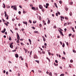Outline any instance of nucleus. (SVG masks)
<instances>
[{"label":"nucleus","instance_id":"f257e3e1","mask_svg":"<svg viewBox=\"0 0 76 76\" xmlns=\"http://www.w3.org/2000/svg\"><path fill=\"white\" fill-rule=\"evenodd\" d=\"M17 6H16V5H15L14 6H12L11 7V8H13V9L14 10H17Z\"/></svg>","mask_w":76,"mask_h":76},{"label":"nucleus","instance_id":"f03ea898","mask_svg":"<svg viewBox=\"0 0 76 76\" xmlns=\"http://www.w3.org/2000/svg\"><path fill=\"white\" fill-rule=\"evenodd\" d=\"M13 44V43H9V45H10V47L11 48H13V45H12Z\"/></svg>","mask_w":76,"mask_h":76},{"label":"nucleus","instance_id":"7ed1b4c3","mask_svg":"<svg viewBox=\"0 0 76 76\" xmlns=\"http://www.w3.org/2000/svg\"><path fill=\"white\" fill-rule=\"evenodd\" d=\"M17 38L18 39V40H20V37H19V34H18V33H17Z\"/></svg>","mask_w":76,"mask_h":76},{"label":"nucleus","instance_id":"20e7f679","mask_svg":"<svg viewBox=\"0 0 76 76\" xmlns=\"http://www.w3.org/2000/svg\"><path fill=\"white\" fill-rule=\"evenodd\" d=\"M39 7L40 9H42V8H43L42 5H39Z\"/></svg>","mask_w":76,"mask_h":76},{"label":"nucleus","instance_id":"39448f33","mask_svg":"<svg viewBox=\"0 0 76 76\" xmlns=\"http://www.w3.org/2000/svg\"><path fill=\"white\" fill-rule=\"evenodd\" d=\"M34 58H38V57L36 55H34Z\"/></svg>","mask_w":76,"mask_h":76},{"label":"nucleus","instance_id":"423d86ee","mask_svg":"<svg viewBox=\"0 0 76 76\" xmlns=\"http://www.w3.org/2000/svg\"><path fill=\"white\" fill-rule=\"evenodd\" d=\"M23 23H24V24H26V26H27V25H28V23H27V22H25L23 21Z\"/></svg>","mask_w":76,"mask_h":76},{"label":"nucleus","instance_id":"0eeeda50","mask_svg":"<svg viewBox=\"0 0 76 76\" xmlns=\"http://www.w3.org/2000/svg\"><path fill=\"white\" fill-rule=\"evenodd\" d=\"M15 56L16 58H18V57H19V56H18V54H15Z\"/></svg>","mask_w":76,"mask_h":76},{"label":"nucleus","instance_id":"6e6552de","mask_svg":"<svg viewBox=\"0 0 76 76\" xmlns=\"http://www.w3.org/2000/svg\"><path fill=\"white\" fill-rule=\"evenodd\" d=\"M5 31H6V28H4V31H1V32H2V33H4L5 32Z\"/></svg>","mask_w":76,"mask_h":76},{"label":"nucleus","instance_id":"1a4fd4ad","mask_svg":"<svg viewBox=\"0 0 76 76\" xmlns=\"http://www.w3.org/2000/svg\"><path fill=\"white\" fill-rule=\"evenodd\" d=\"M42 37L43 38L44 41H46V40L45 39V37H44L43 36H42Z\"/></svg>","mask_w":76,"mask_h":76},{"label":"nucleus","instance_id":"9d476101","mask_svg":"<svg viewBox=\"0 0 76 76\" xmlns=\"http://www.w3.org/2000/svg\"><path fill=\"white\" fill-rule=\"evenodd\" d=\"M54 5L57 8H58V7H57V4H56V3H54Z\"/></svg>","mask_w":76,"mask_h":76},{"label":"nucleus","instance_id":"9b49d317","mask_svg":"<svg viewBox=\"0 0 76 76\" xmlns=\"http://www.w3.org/2000/svg\"><path fill=\"white\" fill-rule=\"evenodd\" d=\"M3 6H4L3 7V8H5V7H6V5H5V4H4V3H3Z\"/></svg>","mask_w":76,"mask_h":76},{"label":"nucleus","instance_id":"f8f14e48","mask_svg":"<svg viewBox=\"0 0 76 76\" xmlns=\"http://www.w3.org/2000/svg\"><path fill=\"white\" fill-rule=\"evenodd\" d=\"M49 75L50 76H52V73H51V72H50L49 74Z\"/></svg>","mask_w":76,"mask_h":76},{"label":"nucleus","instance_id":"ddd939ff","mask_svg":"<svg viewBox=\"0 0 76 76\" xmlns=\"http://www.w3.org/2000/svg\"><path fill=\"white\" fill-rule=\"evenodd\" d=\"M31 9L32 10H35V8L34 7H32Z\"/></svg>","mask_w":76,"mask_h":76},{"label":"nucleus","instance_id":"4468645a","mask_svg":"<svg viewBox=\"0 0 76 76\" xmlns=\"http://www.w3.org/2000/svg\"><path fill=\"white\" fill-rule=\"evenodd\" d=\"M38 52L39 53H40L41 52V50L40 49H38Z\"/></svg>","mask_w":76,"mask_h":76},{"label":"nucleus","instance_id":"2eb2a0df","mask_svg":"<svg viewBox=\"0 0 76 76\" xmlns=\"http://www.w3.org/2000/svg\"><path fill=\"white\" fill-rule=\"evenodd\" d=\"M50 23V20H48V24H49Z\"/></svg>","mask_w":76,"mask_h":76},{"label":"nucleus","instance_id":"dca6fc26","mask_svg":"<svg viewBox=\"0 0 76 76\" xmlns=\"http://www.w3.org/2000/svg\"><path fill=\"white\" fill-rule=\"evenodd\" d=\"M60 18H61V19H64V17H63L62 16H60Z\"/></svg>","mask_w":76,"mask_h":76},{"label":"nucleus","instance_id":"f3484780","mask_svg":"<svg viewBox=\"0 0 76 76\" xmlns=\"http://www.w3.org/2000/svg\"><path fill=\"white\" fill-rule=\"evenodd\" d=\"M34 33H35L36 34H37V33L38 32V31H34Z\"/></svg>","mask_w":76,"mask_h":76},{"label":"nucleus","instance_id":"a211bd4d","mask_svg":"<svg viewBox=\"0 0 76 76\" xmlns=\"http://www.w3.org/2000/svg\"><path fill=\"white\" fill-rule=\"evenodd\" d=\"M61 34V35H62V36H64V35L63 34V32H61V33H60Z\"/></svg>","mask_w":76,"mask_h":76},{"label":"nucleus","instance_id":"6ab92c4d","mask_svg":"<svg viewBox=\"0 0 76 76\" xmlns=\"http://www.w3.org/2000/svg\"><path fill=\"white\" fill-rule=\"evenodd\" d=\"M65 10L66 11H67V10H69V8H68L66 7L65 9Z\"/></svg>","mask_w":76,"mask_h":76},{"label":"nucleus","instance_id":"aec40b11","mask_svg":"<svg viewBox=\"0 0 76 76\" xmlns=\"http://www.w3.org/2000/svg\"><path fill=\"white\" fill-rule=\"evenodd\" d=\"M64 76V74H62L60 75V76Z\"/></svg>","mask_w":76,"mask_h":76},{"label":"nucleus","instance_id":"412c9836","mask_svg":"<svg viewBox=\"0 0 76 76\" xmlns=\"http://www.w3.org/2000/svg\"><path fill=\"white\" fill-rule=\"evenodd\" d=\"M17 43H18V44H19V40H18L17 41Z\"/></svg>","mask_w":76,"mask_h":76},{"label":"nucleus","instance_id":"4be33fe9","mask_svg":"<svg viewBox=\"0 0 76 76\" xmlns=\"http://www.w3.org/2000/svg\"><path fill=\"white\" fill-rule=\"evenodd\" d=\"M4 24H5V25L6 26H8V25L7 24V23H4Z\"/></svg>","mask_w":76,"mask_h":76},{"label":"nucleus","instance_id":"5701e85b","mask_svg":"<svg viewBox=\"0 0 76 76\" xmlns=\"http://www.w3.org/2000/svg\"><path fill=\"white\" fill-rule=\"evenodd\" d=\"M64 46H65V44H64V43H63L62 45V47H64Z\"/></svg>","mask_w":76,"mask_h":76},{"label":"nucleus","instance_id":"b1692460","mask_svg":"<svg viewBox=\"0 0 76 76\" xmlns=\"http://www.w3.org/2000/svg\"><path fill=\"white\" fill-rule=\"evenodd\" d=\"M54 64L55 65V66H58V64H56V63H54Z\"/></svg>","mask_w":76,"mask_h":76},{"label":"nucleus","instance_id":"393cba45","mask_svg":"<svg viewBox=\"0 0 76 76\" xmlns=\"http://www.w3.org/2000/svg\"><path fill=\"white\" fill-rule=\"evenodd\" d=\"M9 40L10 41H11L12 40V38L10 37V38H9Z\"/></svg>","mask_w":76,"mask_h":76},{"label":"nucleus","instance_id":"a878e982","mask_svg":"<svg viewBox=\"0 0 76 76\" xmlns=\"http://www.w3.org/2000/svg\"><path fill=\"white\" fill-rule=\"evenodd\" d=\"M20 58H21V60H23V58H22V56H20Z\"/></svg>","mask_w":76,"mask_h":76},{"label":"nucleus","instance_id":"bb28decb","mask_svg":"<svg viewBox=\"0 0 76 76\" xmlns=\"http://www.w3.org/2000/svg\"><path fill=\"white\" fill-rule=\"evenodd\" d=\"M35 61H36V62H37V63H39V61H37V60H36Z\"/></svg>","mask_w":76,"mask_h":76},{"label":"nucleus","instance_id":"cd10ccee","mask_svg":"<svg viewBox=\"0 0 76 76\" xmlns=\"http://www.w3.org/2000/svg\"><path fill=\"white\" fill-rule=\"evenodd\" d=\"M33 23H37V21H34L33 22Z\"/></svg>","mask_w":76,"mask_h":76},{"label":"nucleus","instance_id":"c85d7f7f","mask_svg":"<svg viewBox=\"0 0 76 76\" xmlns=\"http://www.w3.org/2000/svg\"><path fill=\"white\" fill-rule=\"evenodd\" d=\"M73 60H71L70 61V62L71 63H73Z\"/></svg>","mask_w":76,"mask_h":76},{"label":"nucleus","instance_id":"c756f323","mask_svg":"<svg viewBox=\"0 0 76 76\" xmlns=\"http://www.w3.org/2000/svg\"><path fill=\"white\" fill-rule=\"evenodd\" d=\"M38 8H35V10H38Z\"/></svg>","mask_w":76,"mask_h":76},{"label":"nucleus","instance_id":"7c9ffc66","mask_svg":"<svg viewBox=\"0 0 76 76\" xmlns=\"http://www.w3.org/2000/svg\"><path fill=\"white\" fill-rule=\"evenodd\" d=\"M72 36V34H70L69 35V37H71Z\"/></svg>","mask_w":76,"mask_h":76},{"label":"nucleus","instance_id":"2f4dec72","mask_svg":"<svg viewBox=\"0 0 76 76\" xmlns=\"http://www.w3.org/2000/svg\"><path fill=\"white\" fill-rule=\"evenodd\" d=\"M69 15L70 16H71L72 15V12H70Z\"/></svg>","mask_w":76,"mask_h":76},{"label":"nucleus","instance_id":"473e14b6","mask_svg":"<svg viewBox=\"0 0 76 76\" xmlns=\"http://www.w3.org/2000/svg\"><path fill=\"white\" fill-rule=\"evenodd\" d=\"M25 64L26 67H28V64L26 63Z\"/></svg>","mask_w":76,"mask_h":76},{"label":"nucleus","instance_id":"72a5a7b5","mask_svg":"<svg viewBox=\"0 0 76 76\" xmlns=\"http://www.w3.org/2000/svg\"><path fill=\"white\" fill-rule=\"evenodd\" d=\"M32 51H31L30 52V55H31L32 54Z\"/></svg>","mask_w":76,"mask_h":76},{"label":"nucleus","instance_id":"f704fd0d","mask_svg":"<svg viewBox=\"0 0 76 76\" xmlns=\"http://www.w3.org/2000/svg\"><path fill=\"white\" fill-rule=\"evenodd\" d=\"M72 4H73V2H70L69 3V4H70V5H72Z\"/></svg>","mask_w":76,"mask_h":76},{"label":"nucleus","instance_id":"c9c22d12","mask_svg":"<svg viewBox=\"0 0 76 76\" xmlns=\"http://www.w3.org/2000/svg\"><path fill=\"white\" fill-rule=\"evenodd\" d=\"M31 28H32V29H35V28L34 27H32Z\"/></svg>","mask_w":76,"mask_h":76},{"label":"nucleus","instance_id":"e433bc0d","mask_svg":"<svg viewBox=\"0 0 76 76\" xmlns=\"http://www.w3.org/2000/svg\"><path fill=\"white\" fill-rule=\"evenodd\" d=\"M62 59H64V60H65L66 59V58H65V57H63L62 58Z\"/></svg>","mask_w":76,"mask_h":76},{"label":"nucleus","instance_id":"4c0bfd02","mask_svg":"<svg viewBox=\"0 0 76 76\" xmlns=\"http://www.w3.org/2000/svg\"><path fill=\"white\" fill-rule=\"evenodd\" d=\"M42 10V12H44L45 11L44 9H43Z\"/></svg>","mask_w":76,"mask_h":76},{"label":"nucleus","instance_id":"58836bf2","mask_svg":"<svg viewBox=\"0 0 76 76\" xmlns=\"http://www.w3.org/2000/svg\"><path fill=\"white\" fill-rule=\"evenodd\" d=\"M55 61L56 63H58V61H57V60H56Z\"/></svg>","mask_w":76,"mask_h":76},{"label":"nucleus","instance_id":"ea45409f","mask_svg":"<svg viewBox=\"0 0 76 76\" xmlns=\"http://www.w3.org/2000/svg\"><path fill=\"white\" fill-rule=\"evenodd\" d=\"M65 19H66L67 20V19H68V18H67V17H65Z\"/></svg>","mask_w":76,"mask_h":76},{"label":"nucleus","instance_id":"a19ab883","mask_svg":"<svg viewBox=\"0 0 76 76\" xmlns=\"http://www.w3.org/2000/svg\"><path fill=\"white\" fill-rule=\"evenodd\" d=\"M17 20H19V19H20L19 18H17V17H16L15 18Z\"/></svg>","mask_w":76,"mask_h":76},{"label":"nucleus","instance_id":"79ce46f5","mask_svg":"<svg viewBox=\"0 0 76 76\" xmlns=\"http://www.w3.org/2000/svg\"><path fill=\"white\" fill-rule=\"evenodd\" d=\"M39 26L40 27H41L42 26V25L41 24H40Z\"/></svg>","mask_w":76,"mask_h":76},{"label":"nucleus","instance_id":"37998d69","mask_svg":"<svg viewBox=\"0 0 76 76\" xmlns=\"http://www.w3.org/2000/svg\"><path fill=\"white\" fill-rule=\"evenodd\" d=\"M6 75H9V73H8V72L7 71L6 72Z\"/></svg>","mask_w":76,"mask_h":76},{"label":"nucleus","instance_id":"c03bdc74","mask_svg":"<svg viewBox=\"0 0 76 76\" xmlns=\"http://www.w3.org/2000/svg\"><path fill=\"white\" fill-rule=\"evenodd\" d=\"M6 19L7 20L9 19V17H8V15H7V17Z\"/></svg>","mask_w":76,"mask_h":76},{"label":"nucleus","instance_id":"a18cd8bd","mask_svg":"<svg viewBox=\"0 0 76 76\" xmlns=\"http://www.w3.org/2000/svg\"><path fill=\"white\" fill-rule=\"evenodd\" d=\"M59 3L60 4H61L62 3V1H59Z\"/></svg>","mask_w":76,"mask_h":76},{"label":"nucleus","instance_id":"49530a36","mask_svg":"<svg viewBox=\"0 0 76 76\" xmlns=\"http://www.w3.org/2000/svg\"><path fill=\"white\" fill-rule=\"evenodd\" d=\"M28 40H29V41L30 42H31V40L30 39H29Z\"/></svg>","mask_w":76,"mask_h":76},{"label":"nucleus","instance_id":"de8ad7c7","mask_svg":"<svg viewBox=\"0 0 76 76\" xmlns=\"http://www.w3.org/2000/svg\"><path fill=\"white\" fill-rule=\"evenodd\" d=\"M24 30H25V29H24V28H22L21 29V30L22 31H24Z\"/></svg>","mask_w":76,"mask_h":76},{"label":"nucleus","instance_id":"09e8293b","mask_svg":"<svg viewBox=\"0 0 76 76\" xmlns=\"http://www.w3.org/2000/svg\"><path fill=\"white\" fill-rule=\"evenodd\" d=\"M18 13L19 14H21V12L20 11H19L18 12Z\"/></svg>","mask_w":76,"mask_h":76},{"label":"nucleus","instance_id":"8fccbe9b","mask_svg":"<svg viewBox=\"0 0 76 76\" xmlns=\"http://www.w3.org/2000/svg\"><path fill=\"white\" fill-rule=\"evenodd\" d=\"M19 7H20V8H21V9H22V6L20 5L19 6Z\"/></svg>","mask_w":76,"mask_h":76},{"label":"nucleus","instance_id":"3c124183","mask_svg":"<svg viewBox=\"0 0 76 76\" xmlns=\"http://www.w3.org/2000/svg\"><path fill=\"white\" fill-rule=\"evenodd\" d=\"M46 5L47 6H49V4H48V3H46Z\"/></svg>","mask_w":76,"mask_h":76},{"label":"nucleus","instance_id":"603ef678","mask_svg":"<svg viewBox=\"0 0 76 76\" xmlns=\"http://www.w3.org/2000/svg\"><path fill=\"white\" fill-rule=\"evenodd\" d=\"M2 20L4 22H6V21L5 20H4V19H2Z\"/></svg>","mask_w":76,"mask_h":76},{"label":"nucleus","instance_id":"864d4df0","mask_svg":"<svg viewBox=\"0 0 76 76\" xmlns=\"http://www.w3.org/2000/svg\"><path fill=\"white\" fill-rule=\"evenodd\" d=\"M58 15H60V13L59 12H58Z\"/></svg>","mask_w":76,"mask_h":76},{"label":"nucleus","instance_id":"5fc2aeb1","mask_svg":"<svg viewBox=\"0 0 76 76\" xmlns=\"http://www.w3.org/2000/svg\"><path fill=\"white\" fill-rule=\"evenodd\" d=\"M58 31H59V32L61 33V32H62V31H61L60 30H58Z\"/></svg>","mask_w":76,"mask_h":76},{"label":"nucleus","instance_id":"6e6d98bb","mask_svg":"<svg viewBox=\"0 0 76 76\" xmlns=\"http://www.w3.org/2000/svg\"><path fill=\"white\" fill-rule=\"evenodd\" d=\"M56 16H58V13H56Z\"/></svg>","mask_w":76,"mask_h":76},{"label":"nucleus","instance_id":"4d7b16f0","mask_svg":"<svg viewBox=\"0 0 76 76\" xmlns=\"http://www.w3.org/2000/svg\"><path fill=\"white\" fill-rule=\"evenodd\" d=\"M65 32H66L67 31V29L65 28L64 29Z\"/></svg>","mask_w":76,"mask_h":76},{"label":"nucleus","instance_id":"13d9d810","mask_svg":"<svg viewBox=\"0 0 76 76\" xmlns=\"http://www.w3.org/2000/svg\"><path fill=\"white\" fill-rule=\"evenodd\" d=\"M69 24H72V23H68V25H69Z\"/></svg>","mask_w":76,"mask_h":76},{"label":"nucleus","instance_id":"bf43d9fd","mask_svg":"<svg viewBox=\"0 0 76 76\" xmlns=\"http://www.w3.org/2000/svg\"><path fill=\"white\" fill-rule=\"evenodd\" d=\"M74 37H75V35H72V38H74Z\"/></svg>","mask_w":76,"mask_h":76},{"label":"nucleus","instance_id":"052dcab7","mask_svg":"<svg viewBox=\"0 0 76 76\" xmlns=\"http://www.w3.org/2000/svg\"><path fill=\"white\" fill-rule=\"evenodd\" d=\"M47 44L46 43H45V44H44V45H45V46H47Z\"/></svg>","mask_w":76,"mask_h":76},{"label":"nucleus","instance_id":"680f3d73","mask_svg":"<svg viewBox=\"0 0 76 76\" xmlns=\"http://www.w3.org/2000/svg\"><path fill=\"white\" fill-rule=\"evenodd\" d=\"M7 14H5V17H7Z\"/></svg>","mask_w":76,"mask_h":76},{"label":"nucleus","instance_id":"e2e57ef3","mask_svg":"<svg viewBox=\"0 0 76 76\" xmlns=\"http://www.w3.org/2000/svg\"><path fill=\"white\" fill-rule=\"evenodd\" d=\"M42 54H45V52L42 51Z\"/></svg>","mask_w":76,"mask_h":76},{"label":"nucleus","instance_id":"0e129e2a","mask_svg":"<svg viewBox=\"0 0 76 76\" xmlns=\"http://www.w3.org/2000/svg\"><path fill=\"white\" fill-rule=\"evenodd\" d=\"M66 45H69V43L68 42H66Z\"/></svg>","mask_w":76,"mask_h":76},{"label":"nucleus","instance_id":"69168bd1","mask_svg":"<svg viewBox=\"0 0 76 76\" xmlns=\"http://www.w3.org/2000/svg\"><path fill=\"white\" fill-rule=\"evenodd\" d=\"M75 50H73V53H75Z\"/></svg>","mask_w":76,"mask_h":76},{"label":"nucleus","instance_id":"338daca9","mask_svg":"<svg viewBox=\"0 0 76 76\" xmlns=\"http://www.w3.org/2000/svg\"><path fill=\"white\" fill-rule=\"evenodd\" d=\"M18 28H15V30H18Z\"/></svg>","mask_w":76,"mask_h":76},{"label":"nucleus","instance_id":"774afa93","mask_svg":"<svg viewBox=\"0 0 76 76\" xmlns=\"http://www.w3.org/2000/svg\"><path fill=\"white\" fill-rule=\"evenodd\" d=\"M49 55H51V53L50 52H48Z\"/></svg>","mask_w":76,"mask_h":76}]
</instances>
